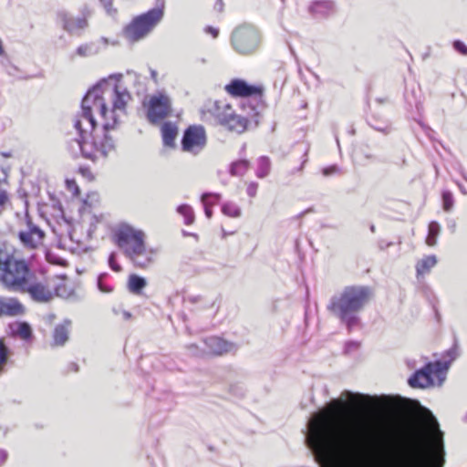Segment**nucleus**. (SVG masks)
Wrapping results in <instances>:
<instances>
[{"instance_id":"obj_1","label":"nucleus","mask_w":467,"mask_h":467,"mask_svg":"<svg viewBox=\"0 0 467 467\" xmlns=\"http://www.w3.org/2000/svg\"><path fill=\"white\" fill-rule=\"evenodd\" d=\"M344 399L365 409L370 396L345 390L307 422L305 442L319 467H361L363 448L368 439L366 425L344 414Z\"/></svg>"},{"instance_id":"obj_2","label":"nucleus","mask_w":467,"mask_h":467,"mask_svg":"<svg viewBox=\"0 0 467 467\" xmlns=\"http://www.w3.org/2000/svg\"><path fill=\"white\" fill-rule=\"evenodd\" d=\"M130 99V92L114 80V76L88 89L82 99L81 112L74 118L78 138L67 142L72 157L81 155L96 161L114 151L116 142L110 132L119 126V119L126 114Z\"/></svg>"},{"instance_id":"obj_3","label":"nucleus","mask_w":467,"mask_h":467,"mask_svg":"<svg viewBox=\"0 0 467 467\" xmlns=\"http://www.w3.org/2000/svg\"><path fill=\"white\" fill-rule=\"evenodd\" d=\"M426 424L432 434V445L421 437L413 438L405 448L398 452L397 461L400 467H442L444 460L434 461V451L443 453V433L432 412L424 408Z\"/></svg>"},{"instance_id":"obj_4","label":"nucleus","mask_w":467,"mask_h":467,"mask_svg":"<svg viewBox=\"0 0 467 467\" xmlns=\"http://www.w3.org/2000/svg\"><path fill=\"white\" fill-rule=\"evenodd\" d=\"M370 296L371 290L368 286H346L330 298L327 308L350 332L360 326L359 313L368 303Z\"/></svg>"},{"instance_id":"obj_5","label":"nucleus","mask_w":467,"mask_h":467,"mask_svg":"<svg viewBox=\"0 0 467 467\" xmlns=\"http://www.w3.org/2000/svg\"><path fill=\"white\" fill-rule=\"evenodd\" d=\"M114 240L134 266L147 268L153 264L156 250L147 246L146 234L142 230L122 223L115 230Z\"/></svg>"},{"instance_id":"obj_6","label":"nucleus","mask_w":467,"mask_h":467,"mask_svg":"<svg viewBox=\"0 0 467 467\" xmlns=\"http://www.w3.org/2000/svg\"><path fill=\"white\" fill-rule=\"evenodd\" d=\"M31 274L28 264L16 258L13 246L0 242V282L8 290L18 292Z\"/></svg>"},{"instance_id":"obj_7","label":"nucleus","mask_w":467,"mask_h":467,"mask_svg":"<svg viewBox=\"0 0 467 467\" xmlns=\"http://www.w3.org/2000/svg\"><path fill=\"white\" fill-rule=\"evenodd\" d=\"M164 15V0H158L156 7L135 17L124 30L125 37L131 42L145 37L161 21Z\"/></svg>"},{"instance_id":"obj_8","label":"nucleus","mask_w":467,"mask_h":467,"mask_svg":"<svg viewBox=\"0 0 467 467\" xmlns=\"http://www.w3.org/2000/svg\"><path fill=\"white\" fill-rule=\"evenodd\" d=\"M225 90L233 96L242 97L245 99L242 106L244 110L247 107V114L257 115L259 110L264 109L261 86L249 85L246 81L237 78L226 85Z\"/></svg>"},{"instance_id":"obj_9","label":"nucleus","mask_w":467,"mask_h":467,"mask_svg":"<svg viewBox=\"0 0 467 467\" xmlns=\"http://www.w3.org/2000/svg\"><path fill=\"white\" fill-rule=\"evenodd\" d=\"M261 37L258 30L252 26H239L231 36L233 48L241 55L255 52L260 45Z\"/></svg>"},{"instance_id":"obj_10","label":"nucleus","mask_w":467,"mask_h":467,"mask_svg":"<svg viewBox=\"0 0 467 467\" xmlns=\"http://www.w3.org/2000/svg\"><path fill=\"white\" fill-rule=\"evenodd\" d=\"M146 117L150 124L156 125L169 117L172 111V101L165 91H157L150 96Z\"/></svg>"},{"instance_id":"obj_11","label":"nucleus","mask_w":467,"mask_h":467,"mask_svg":"<svg viewBox=\"0 0 467 467\" xmlns=\"http://www.w3.org/2000/svg\"><path fill=\"white\" fill-rule=\"evenodd\" d=\"M203 348L195 344L187 346V348L194 356L203 355H223L234 353L238 349V346L233 342L226 341L219 337H208L202 340Z\"/></svg>"},{"instance_id":"obj_12","label":"nucleus","mask_w":467,"mask_h":467,"mask_svg":"<svg viewBox=\"0 0 467 467\" xmlns=\"http://www.w3.org/2000/svg\"><path fill=\"white\" fill-rule=\"evenodd\" d=\"M215 107L214 115L221 125L236 133H242L246 130L247 119L236 115L230 105L216 102Z\"/></svg>"},{"instance_id":"obj_13","label":"nucleus","mask_w":467,"mask_h":467,"mask_svg":"<svg viewBox=\"0 0 467 467\" xmlns=\"http://www.w3.org/2000/svg\"><path fill=\"white\" fill-rule=\"evenodd\" d=\"M206 131L202 125H191L183 132L181 141L182 150L185 152L197 155L206 146Z\"/></svg>"},{"instance_id":"obj_14","label":"nucleus","mask_w":467,"mask_h":467,"mask_svg":"<svg viewBox=\"0 0 467 467\" xmlns=\"http://www.w3.org/2000/svg\"><path fill=\"white\" fill-rule=\"evenodd\" d=\"M18 292L27 293L36 303H47L54 297V293L47 281L38 280L33 273L26 278Z\"/></svg>"},{"instance_id":"obj_15","label":"nucleus","mask_w":467,"mask_h":467,"mask_svg":"<svg viewBox=\"0 0 467 467\" xmlns=\"http://www.w3.org/2000/svg\"><path fill=\"white\" fill-rule=\"evenodd\" d=\"M17 236L24 247L35 249L42 244L45 233L29 219H26V227L18 232Z\"/></svg>"},{"instance_id":"obj_16","label":"nucleus","mask_w":467,"mask_h":467,"mask_svg":"<svg viewBox=\"0 0 467 467\" xmlns=\"http://www.w3.org/2000/svg\"><path fill=\"white\" fill-rule=\"evenodd\" d=\"M432 363H427L423 368L416 370L408 379V383L411 388L426 389L433 386V379L431 377Z\"/></svg>"},{"instance_id":"obj_17","label":"nucleus","mask_w":467,"mask_h":467,"mask_svg":"<svg viewBox=\"0 0 467 467\" xmlns=\"http://www.w3.org/2000/svg\"><path fill=\"white\" fill-rule=\"evenodd\" d=\"M25 312L24 305L17 298L0 296V317L22 316Z\"/></svg>"},{"instance_id":"obj_18","label":"nucleus","mask_w":467,"mask_h":467,"mask_svg":"<svg viewBox=\"0 0 467 467\" xmlns=\"http://www.w3.org/2000/svg\"><path fill=\"white\" fill-rule=\"evenodd\" d=\"M71 320L67 318L64 319L62 323L57 324L55 327L52 335L53 346L62 347L67 342L71 330Z\"/></svg>"},{"instance_id":"obj_19","label":"nucleus","mask_w":467,"mask_h":467,"mask_svg":"<svg viewBox=\"0 0 467 467\" xmlns=\"http://www.w3.org/2000/svg\"><path fill=\"white\" fill-rule=\"evenodd\" d=\"M336 11L335 3L331 0H319L312 3L309 12L317 18H327Z\"/></svg>"},{"instance_id":"obj_20","label":"nucleus","mask_w":467,"mask_h":467,"mask_svg":"<svg viewBox=\"0 0 467 467\" xmlns=\"http://www.w3.org/2000/svg\"><path fill=\"white\" fill-rule=\"evenodd\" d=\"M60 17L64 29L70 33L83 29L88 26V21L85 17H73L66 13L60 14Z\"/></svg>"},{"instance_id":"obj_21","label":"nucleus","mask_w":467,"mask_h":467,"mask_svg":"<svg viewBox=\"0 0 467 467\" xmlns=\"http://www.w3.org/2000/svg\"><path fill=\"white\" fill-rule=\"evenodd\" d=\"M161 130L163 145L169 148H173L175 146V139L178 134L177 126L171 121H167L162 124Z\"/></svg>"},{"instance_id":"obj_22","label":"nucleus","mask_w":467,"mask_h":467,"mask_svg":"<svg viewBox=\"0 0 467 467\" xmlns=\"http://www.w3.org/2000/svg\"><path fill=\"white\" fill-rule=\"evenodd\" d=\"M437 257L434 254L427 255L419 260L416 264V275L417 278L424 276L436 265Z\"/></svg>"},{"instance_id":"obj_23","label":"nucleus","mask_w":467,"mask_h":467,"mask_svg":"<svg viewBox=\"0 0 467 467\" xmlns=\"http://www.w3.org/2000/svg\"><path fill=\"white\" fill-rule=\"evenodd\" d=\"M147 281L144 277L136 274H131L128 279V289L133 295H140L142 290L146 287Z\"/></svg>"},{"instance_id":"obj_24","label":"nucleus","mask_w":467,"mask_h":467,"mask_svg":"<svg viewBox=\"0 0 467 467\" xmlns=\"http://www.w3.org/2000/svg\"><path fill=\"white\" fill-rule=\"evenodd\" d=\"M368 123L372 129L383 134H389L391 131V126L389 120L380 119L377 115H371L368 119Z\"/></svg>"},{"instance_id":"obj_25","label":"nucleus","mask_w":467,"mask_h":467,"mask_svg":"<svg viewBox=\"0 0 467 467\" xmlns=\"http://www.w3.org/2000/svg\"><path fill=\"white\" fill-rule=\"evenodd\" d=\"M249 168V161L245 159L238 160L230 163L229 173L231 176H244Z\"/></svg>"},{"instance_id":"obj_26","label":"nucleus","mask_w":467,"mask_h":467,"mask_svg":"<svg viewBox=\"0 0 467 467\" xmlns=\"http://www.w3.org/2000/svg\"><path fill=\"white\" fill-rule=\"evenodd\" d=\"M13 334L22 339L28 340L32 337V329L26 322H19L12 327Z\"/></svg>"},{"instance_id":"obj_27","label":"nucleus","mask_w":467,"mask_h":467,"mask_svg":"<svg viewBox=\"0 0 467 467\" xmlns=\"http://www.w3.org/2000/svg\"><path fill=\"white\" fill-rule=\"evenodd\" d=\"M449 368V362H445L443 359L436 360L434 363H432L431 373L438 375L439 385H441L445 380V374Z\"/></svg>"},{"instance_id":"obj_28","label":"nucleus","mask_w":467,"mask_h":467,"mask_svg":"<svg viewBox=\"0 0 467 467\" xmlns=\"http://www.w3.org/2000/svg\"><path fill=\"white\" fill-rule=\"evenodd\" d=\"M441 226L436 221H432L429 223L428 235L426 238V244L429 246H434L437 244V237L440 234Z\"/></svg>"},{"instance_id":"obj_29","label":"nucleus","mask_w":467,"mask_h":467,"mask_svg":"<svg viewBox=\"0 0 467 467\" xmlns=\"http://www.w3.org/2000/svg\"><path fill=\"white\" fill-rule=\"evenodd\" d=\"M271 162L268 157L261 156L257 160L256 176L260 179L266 177L270 172Z\"/></svg>"},{"instance_id":"obj_30","label":"nucleus","mask_w":467,"mask_h":467,"mask_svg":"<svg viewBox=\"0 0 467 467\" xmlns=\"http://www.w3.org/2000/svg\"><path fill=\"white\" fill-rule=\"evenodd\" d=\"M99 52V47L96 43H88L79 46L77 48V54L80 57H88Z\"/></svg>"},{"instance_id":"obj_31","label":"nucleus","mask_w":467,"mask_h":467,"mask_svg":"<svg viewBox=\"0 0 467 467\" xmlns=\"http://www.w3.org/2000/svg\"><path fill=\"white\" fill-rule=\"evenodd\" d=\"M212 197L216 200H221V194L215 192H204L201 197V202L203 205L204 213L208 219L213 216V207L210 206V202H207L208 198Z\"/></svg>"},{"instance_id":"obj_32","label":"nucleus","mask_w":467,"mask_h":467,"mask_svg":"<svg viewBox=\"0 0 467 467\" xmlns=\"http://www.w3.org/2000/svg\"><path fill=\"white\" fill-rule=\"evenodd\" d=\"M177 213L183 216L184 223L187 225L194 222V213L189 204H181L177 207Z\"/></svg>"},{"instance_id":"obj_33","label":"nucleus","mask_w":467,"mask_h":467,"mask_svg":"<svg viewBox=\"0 0 467 467\" xmlns=\"http://www.w3.org/2000/svg\"><path fill=\"white\" fill-rule=\"evenodd\" d=\"M222 213L229 217L237 218L241 216V209L240 207L233 202H226L222 205Z\"/></svg>"},{"instance_id":"obj_34","label":"nucleus","mask_w":467,"mask_h":467,"mask_svg":"<svg viewBox=\"0 0 467 467\" xmlns=\"http://www.w3.org/2000/svg\"><path fill=\"white\" fill-rule=\"evenodd\" d=\"M109 277V275L107 273H102L98 276L97 285H98V288L99 289V291H101L103 293H111L113 291V289H114L113 285L110 283H108Z\"/></svg>"},{"instance_id":"obj_35","label":"nucleus","mask_w":467,"mask_h":467,"mask_svg":"<svg viewBox=\"0 0 467 467\" xmlns=\"http://www.w3.org/2000/svg\"><path fill=\"white\" fill-rule=\"evenodd\" d=\"M459 346L455 339L451 348L442 354L441 359L445 362H449V365L451 366V364L459 357Z\"/></svg>"},{"instance_id":"obj_36","label":"nucleus","mask_w":467,"mask_h":467,"mask_svg":"<svg viewBox=\"0 0 467 467\" xmlns=\"http://www.w3.org/2000/svg\"><path fill=\"white\" fill-rule=\"evenodd\" d=\"M404 97L408 105H410V107L414 106L417 109V110L420 109L421 103L413 89L411 91L406 89Z\"/></svg>"},{"instance_id":"obj_37","label":"nucleus","mask_w":467,"mask_h":467,"mask_svg":"<svg viewBox=\"0 0 467 467\" xmlns=\"http://www.w3.org/2000/svg\"><path fill=\"white\" fill-rule=\"evenodd\" d=\"M9 350L4 341L0 339V375L4 372V368L7 362Z\"/></svg>"},{"instance_id":"obj_38","label":"nucleus","mask_w":467,"mask_h":467,"mask_svg":"<svg viewBox=\"0 0 467 467\" xmlns=\"http://www.w3.org/2000/svg\"><path fill=\"white\" fill-rule=\"evenodd\" d=\"M441 197H442L443 210L446 212H450L452 209L453 204H454V199H453L452 193L449 191H444V192H442Z\"/></svg>"},{"instance_id":"obj_39","label":"nucleus","mask_w":467,"mask_h":467,"mask_svg":"<svg viewBox=\"0 0 467 467\" xmlns=\"http://www.w3.org/2000/svg\"><path fill=\"white\" fill-rule=\"evenodd\" d=\"M183 303L190 305H197L204 303V299L201 295H185L183 296Z\"/></svg>"},{"instance_id":"obj_40","label":"nucleus","mask_w":467,"mask_h":467,"mask_svg":"<svg viewBox=\"0 0 467 467\" xmlns=\"http://www.w3.org/2000/svg\"><path fill=\"white\" fill-rule=\"evenodd\" d=\"M359 347H360V343L358 341H355V340L348 341V342H346L345 347H344V353L348 354V355L355 353L358 350Z\"/></svg>"},{"instance_id":"obj_41","label":"nucleus","mask_w":467,"mask_h":467,"mask_svg":"<svg viewBox=\"0 0 467 467\" xmlns=\"http://www.w3.org/2000/svg\"><path fill=\"white\" fill-rule=\"evenodd\" d=\"M109 265L115 272H120L122 270L121 265L117 262V254L112 252L109 256Z\"/></svg>"},{"instance_id":"obj_42","label":"nucleus","mask_w":467,"mask_h":467,"mask_svg":"<svg viewBox=\"0 0 467 467\" xmlns=\"http://www.w3.org/2000/svg\"><path fill=\"white\" fill-rule=\"evenodd\" d=\"M322 174L326 177L335 175V174H342V170L337 165H331L326 167L322 170Z\"/></svg>"},{"instance_id":"obj_43","label":"nucleus","mask_w":467,"mask_h":467,"mask_svg":"<svg viewBox=\"0 0 467 467\" xmlns=\"http://www.w3.org/2000/svg\"><path fill=\"white\" fill-rule=\"evenodd\" d=\"M453 48L463 56H467V46L461 40H455L452 44Z\"/></svg>"},{"instance_id":"obj_44","label":"nucleus","mask_w":467,"mask_h":467,"mask_svg":"<svg viewBox=\"0 0 467 467\" xmlns=\"http://www.w3.org/2000/svg\"><path fill=\"white\" fill-rule=\"evenodd\" d=\"M107 14L109 16H114L117 11L112 7V0H99Z\"/></svg>"},{"instance_id":"obj_45","label":"nucleus","mask_w":467,"mask_h":467,"mask_svg":"<svg viewBox=\"0 0 467 467\" xmlns=\"http://www.w3.org/2000/svg\"><path fill=\"white\" fill-rule=\"evenodd\" d=\"M230 393L235 397H243L244 395V389L242 386L233 385L229 389Z\"/></svg>"},{"instance_id":"obj_46","label":"nucleus","mask_w":467,"mask_h":467,"mask_svg":"<svg viewBox=\"0 0 467 467\" xmlns=\"http://www.w3.org/2000/svg\"><path fill=\"white\" fill-rule=\"evenodd\" d=\"M258 184L256 182H250L247 186L246 192L250 197H254L257 192Z\"/></svg>"},{"instance_id":"obj_47","label":"nucleus","mask_w":467,"mask_h":467,"mask_svg":"<svg viewBox=\"0 0 467 467\" xmlns=\"http://www.w3.org/2000/svg\"><path fill=\"white\" fill-rule=\"evenodd\" d=\"M113 312H114V314H116V315L120 314V315H121V317H122V318H123L124 320H126V321H127V320H130V319L132 317L131 313H130V312H129V311H127V310H124V309H117V308H114V309H113Z\"/></svg>"},{"instance_id":"obj_48","label":"nucleus","mask_w":467,"mask_h":467,"mask_svg":"<svg viewBox=\"0 0 467 467\" xmlns=\"http://www.w3.org/2000/svg\"><path fill=\"white\" fill-rule=\"evenodd\" d=\"M204 31L208 34H211L213 36V38H216L218 36V34H219V30L215 27H213V26H206Z\"/></svg>"},{"instance_id":"obj_49","label":"nucleus","mask_w":467,"mask_h":467,"mask_svg":"<svg viewBox=\"0 0 467 467\" xmlns=\"http://www.w3.org/2000/svg\"><path fill=\"white\" fill-rule=\"evenodd\" d=\"M8 458V453L5 450L0 449V467H2Z\"/></svg>"},{"instance_id":"obj_50","label":"nucleus","mask_w":467,"mask_h":467,"mask_svg":"<svg viewBox=\"0 0 467 467\" xmlns=\"http://www.w3.org/2000/svg\"><path fill=\"white\" fill-rule=\"evenodd\" d=\"M150 78L151 79L157 83L158 82V72L155 69L150 68Z\"/></svg>"},{"instance_id":"obj_51","label":"nucleus","mask_w":467,"mask_h":467,"mask_svg":"<svg viewBox=\"0 0 467 467\" xmlns=\"http://www.w3.org/2000/svg\"><path fill=\"white\" fill-rule=\"evenodd\" d=\"M207 202H210V206L213 207V205H215L216 203H218L220 202V200H216L212 198V197H209Z\"/></svg>"},{"instance_id":"obj_52","label":"nucleus","mask_w":467,"mask_h":467,"mask_svg":"<svg viewBox=\"0 0 467 467\" xmlns=\"http://www.w3.org/2000/svg\"><path fill=\"white\" fill-rule=\"evenodd\" d=\"M215 8L221 12L223 10V2L222 0H218L217 3L215 4Z\"/></svg>"},{"instance_id":"obj_53","label":"nucleus","mask_w":467,"mask_h":467,"mask_svg":"<svg viewBox=\"0 0 467 467\" xmlns=\"http://www.w3.org/2000/svg\"><path fill=\"white\" fill-rule=\"evenodd\" d=\"M366 158L369 159V160H372V161L376 160V157L374 155H366Z\"/></svg>"},{"instance_id":"obj_54","label":"nucleus","mask_w":467,"mask_h":467,"mask_svg":"<svg viewBox=\"0 0 467 467\" xmlns=\"http://www.w3.org/2000/svg\"><path fill=\"white\" fill-rule=\"evenodd\" d=\"M306 159L303 161V162H302L301 166L298 168V171H299L303 170L304 165H305V163H306Z\"/></svg>"},{"instance_id":"obj_55","label":"nucleus","mask_w":467,"mask_h":467,"mask_svg":"<svg viewBox=\"0 0 467 467\" xmlns=\"http://www.w3.org/2000/svg\"><path fill=\"white\" fill-rule=\"evenodd\" d=\"M462 421L467 422V412L462 417Z\"/></svg>"},{"instance_id":"obj_56","label":"nucleus","mask_w":467,"mask_h":467,"mask_svg":"<svg viewBox=\"0 0 467 467\" xmlns=\"http://www.w3.org/2000/svg\"><path fill=\"white\" fill-rule=\"evenodd\" d=\"M101 41L104 43V45H107V43H108V41H107V39L105 37H102Z\"/></svg>"},{"instance_id":"obj_57","label":"nucleus","mask_w":467,"mask_h":467,"mask_svg":"<svg viewBox=\"0 0 467 467\" xmlns=\"http://www.w3.org/2000/svg\"><path fill=\"white\" fill-rule=\"evenodd\" d=\"M370 231H371V232H375V226H374V225H371V226H370Z\"/></svg>"},{"instance_id":"obj_58","label":"nucleus","mask_w":467,"mask_h":467,"mask_svg":"<svg viewBox=\"0 0 467 467\" xmlns=\"http://www.w3.org/2000/svg\"><path fill=\"white\" fill-rule=\"evenodd\" d=\"M405 163H406V160H405V158H403L402 159V165H405Z\"/></svg>"},{"instance_id":"obj_59","label":"nucleus","mask_w":467,"mask_h":467,"mask_svg":"<svg viewBox=\"0 0 467 467\" xmlns=\"http://www.w3.org/2000/svg\"><path fill=\"white\" fill-rule=\"evenodd\" d=\"M201 62H202V63H205L206 61H205V59H204V58H202V59H201Z\"/></svg>"},{"instance_id":"obj_60","label":"nucleus","mask_w":467,"mask_h":467,"mask_svg":"<svg viewBox=\"0 0 467 467\" xmlns=\"http://www.w3.org/2000/svg\"><path fill=\"white\" fill-rule=\"evenodd\" d=\"M309 210L304 211L302 214L306 213Z\"/></svg>"},{"instance_id":"obj_61","label":"nucleus","mask_w":467,"mask_h":467,"mask_svg":"<svg viewBox=\"0 0 467 467\" xmlns=\"http://www.w3.org/2000/svg\"><path fill=\"white\" fill-rule=\"evenodd\" d=\"M465 180L467 181V178L465 177Z\"/></svg>"}]
</instances>
